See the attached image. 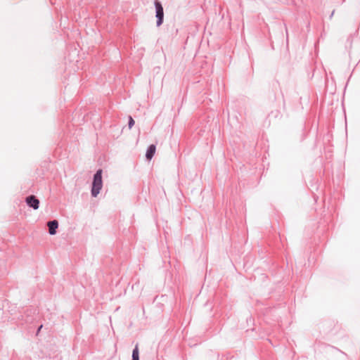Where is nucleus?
Here are the masks:
<instances>
[{"label":"nucleus","instance_id":"f257e3e1","mask_svg":"<svg viewBox=\"0 0 360 360\" xmlns=\"http://www.w3.org/2000/svg\"><path fill=\"white\" fill-rule=\"evenodd\" d=\"M103 186L102 181V170L99 169L96 172L94 176V181L92 184L91 195L94 197H96L99 193Z\"/></svg>","mask_w":360,"mask_h":360},{"label":"nucleus","instance_id":"f03ea898","mask_svg":"<svg viewBox=\"0 0 360 360\" xmlns=\"http://www.w3.org/2000/svg\"><path fill=\"white\" fill-rule=\"evenodd\" d=\"M155 6L156 9L157 26L159 27L162 24L164 18L163 7L160 1L158 0L155 1Z\"/></svg>","mask_w":360,"mask_h":360},{"label":"nucleus","instance_id":"7ed1b4c3","mask_svg":"<svg viewBox=\"0 0 360 360\" xmlns=\"http://www.w3.org/2000/svg\"><path fill=\"white\" fill-rule=\"evenodd\" d=\"M27 204L34 210H37L39 207V200L34 195H30L26 198Z\"/></svg>","mask_w":360,"mask_h":360},{"label":"nucleus","instance_id":"20e7f679","mask_svg":"<svg viewBox=\"0 0 360 360\" xmlns=\"http://www.w3.org/2000/svg\"><path fill=\"white\" fill-rule=\"evenodd\" d=\"M49 226V232L51 235H54L56 233V229L58 227V223L56 220L49 221L47 224Z\"/></svg>","mask_w":360,"mask_h":360},{"label":"nucleus","instance_id":"39448f33","mask_svg":"<svg viewBox=\"0 0 360 360\" xmlns=\"http://www.w3.org/2000/svg\"><path fill=\"white\" fill-rule=\"evenodd\" d=\"M155 150H156V147L155 145L152 144L148 147V148L146 151V157L147 160H150L152 159V158L153 157V155L155 153Z\"/></svg>","mask_w":360,"mask_h":360},{"label":"nucleus","instance_id":"423d86ee","mask_svg":"<svg viewBox=\"0 0 360 360\" xmlns=\"http://www.w3.org/2000/svg\"><path fill=\"white\" fill-rule=\"evenodd\" d=\"M132 360H139V353L138 345H136L133 350Z\"/></svg>","mask_w":360,"mask_h":360},{"label":"nucleus","instance_id":"0eeeda50","mask_svg":"<svg viewBox=\"0 0 360 360\" xmlns=\"http://www.w3.org/2000/svg\"><path fill=\"white\" fill-rule=\"evenodd\" d=\"M134 124V120L131 117H129V127L131 129Z\"/></svg>","mask_w":360,"mask_h":360},{"label":"nucleus","instance_id":"6e6552de","mask_svg":"<svg viewBox=\"0 0 360 360\" xmlns=\"http://www.w3.org/2000/svg\"><path fill=\"white\" fill-rule=\"evenodd\" d=\"M41 328H42V325H41L39 326V328H38L37 333L41 330Z\"/></svg>","mask_w":360,"mask_h":360}]
</instances>
